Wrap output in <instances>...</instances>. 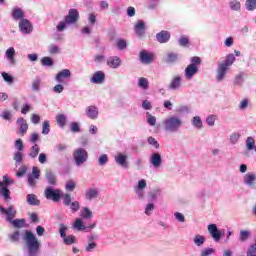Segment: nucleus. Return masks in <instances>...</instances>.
Masks as SVG:
<instances>
[{
	"label": "nucleus",
	"mask_w": 256,
	"mask_h": 256,
	"mask_svg": "<svg viewBox=\"0 0 256 256\" xmlns=\"http://www.w3.org/2000/svg\"><path fill=\"white\" fill-rule=\"evenodd\" d=\"M235 63V55L228 54L224 60V62L220 63L217 70V81H223L225 79V73H227V69L231 67Z\"/></svg>",
	"instance_id": "2"
},
{
	"label": "nucleus",
	"mask_w": 256,
	"mask_h": 256,
	"mask_svg": "<svg viewBox=\"0 0 256 256\" xmlns=\"http://www.w3.org/2000/svg\"><path fill=\"white\" fill-rule=\"evenodd\" d=\"M156 39L158 43H168L169 39H171V33L167 30H162L156 34Z\"/></svg>",
	"instance_id": "13"
},
{
	"label": "nucleus",
	"mask_w": 256,
	"mask_h": 256,
	"mask_svg": "<svg viewBox=\"0 0 256 256\" xmlns=\"http://www.w3.org/2000/svg\"><path fill=\"white\" fill-rule=\"evenodd\" d=\"M249 237H251V231L240 230L239 241L241 243H245V241H247V239H249Z\"/></svg>",
	"instance_id": "29"
},
{
	"label": "nucleus",
	"mask_w": 256,
	"mask_h": 256,
	"mask_svg": "<svg viewBox=\"0 0 256 256\" xmlns=\"http://www.w3.org/2000/svg\"><path fill=\"white\" fill-rule=\"evenodd\" d=\"M5 215H7V221H9V223H11V221H13V219H15V216L17 215V210L15 209V206L10 205L6 209Z\"/></svg>",
	"instance_id": "20"
},
{
	"label": "nucleus",
	"mask_w": 256,
	"mask_h": 256,
	"mask_svg": "<svg viewBox=\"0 0 256 256\" xmlns=\"http://www.w3.org/2000/svg\"><path fill=\"white\" fill-rule=\"evenodd\" d=\"M35 177H33V175H28V184L30 185V187H35V185H37V181H35Z\"/></svg>",
	"instance_id": "64"
},
{
	"label": "nucleus",
	"mask_w": 256,
	"mask_h": 256,
	"mask_svg": "<svg viewBox=\"0 0 256 256\" xmlns=\"http://www.w3.org/2000/svg\"><path fill=\"white\" fill-rule=\"evenodd\" d=\"M1 76L3 77V79L6 83H9L10 85H11V83H13V76H11L9 73L2 72Z\"/></svg>",
	"instance_id": "47"
},
{
	"label": "nucleus",
	"mask_w": 256,
	"mask_h": 256,
	"mask_svg": "<svg viewBox=\"0 0 256 256\" xmlns=\"http://www.w3.org/2000/svg\"><path fill=\"white\" fill-rule=\"evenodd\" d=\"M147 123L151 125V127H155V124L157 123V118L153 115H151L149 112H147Z\"/></svg>",
	"instance_id": "45"
},
{
	"label": "nucleus",
	"mask_w": 256,
	"mask_h": 256,
	"mask_svg": "<svg viewBox=\"0 0 256 256\" xmlns=\"http://www.w3.org/2000/svg\"><path fill=\"white\" fill-rule=\"evenodd\" d=\"M256 180V176L255 174H246L244 181L246 183V185H249L250 187L253 185V183H255Z\"/></svg>",
	"instance_id": "37"
},
{
	"label": "nucleus",
	"mask_w": 256,
	"mask_h": 256,
	"mask_svg": "<svg viewBox=\"0 0 256 256\" xmlns=\"http://www.w3.org/2000/svg\"><path fill=\"white\" fill-rule=\"evenodd\" d=\"M57 53H59V46H57V45L49 46V54L50 55H57Z\"/></svg>",
	"instance_id": "56"
},
{
	"label": "nucleus",
	"mask_w": 256,
	"mask_h": 256,
	"mask_svg": "<svg viewBox=\"0 0 256 256\" xmlns=\"http://www.w3.org/2000/svg\"><path fill=\"white\" fill-rule=\"evenodd\" d=\"M162 161L163 160L161 159V154L159 153L152 154L150 158V163L153 165V167H161Z\"/></svg>",
	"instance_id": "21"
},
{
	"label": "nucleus",
	"mask_w": 256,
	"mask_h": 256,
	"mask_svg": "<svg viewBox=\"0 0 256 256\" xmlns=\"http://www.w3.org/2000/svg\"><path fill=\"white\" fill-rule=\"evenodd\" d=\"M61 190L53 189L52 187H47L44 191V195L48 201H53L54 203H59L61 201Z\"/></svg>",
	"instance_id": "7"
},
{
	"label": "nucleus",
	"mask_w": 256,
	"mask_h": 256,
	"mask_svg": "<svg viewBox=\"0 0 256 256\" xmlns=\"http://www.w3.org/2000/svg\"><path fill=\"white\" fill-rule=\"evenodd\" d=\"M107 65L108 67H111V69H117L118 67H121V58L118 56H111L107 59Z\"/></svg>",
	"instance_id": "14"
},
{
	"label": "nucleus",
	"mask_w": 256,
	"mask_h": 256,
	"mask_svg": "<svg viewBox=\"0 0 256 256\" xmlns=\"http://www.w3.org/2000/svg\"><path fill=\"white\" fill-rule=\"evenodd\" d=\"M194 243L197 245V247H201L205 243V236L203 235H196L194 237Z\"/></svg>",
	"instance_id": "42"
},
{
	"label": "nucleus",
	"mask_w": 256,
	"mask_h": 256,
	"mask_svg": "<svg viewBox=\"0 0 256 256\" xmlns=\"http://www.w3.org/2000/svg\"><path fill=\"white\" fill-rule=\"evenodd\" d=\"M15 147L18 149L19 152L23 151L24 146H23V140L18 139L15 141Z\"/></svg>",
	"instance_id": "62"
},
{
	"label": "nucleus",
	"mask_w": 256,
	"mask_h": 256,
	"mask_svg": "<svg viewBox=\"0 0 256 256\" xmlns=\"http://www.w3.org/2000/svg\"><path fill=\"white\" fill-rule=\"evenodd\" d=\"M208 232L210 233V235L214 239V241H216V243L221 241L222 234H221V231H219V229H217L216 224H209Z\"/></svg>",
	"instance_id": "9"
},
{
	"label": "nucleus",
	"mask_w": 256,
	"mask_h": 256,
	"mask_svg": "<svg viewBox=\"0 0 256 256\" xmlns=\"http://www.w3.org/2000/svg\"><path fill=\"white\" fill-rule=\"evenodd\" d=\"M138 87L144 90L149 89V80L145 77H140L138 80Z\"/></svg>",
	"instance_id": "34"
},
{
	"label": "nucleus",
	"mask_w": 256,
	"mask_h": 256,
	"mask_svg": "<svg viewBox=\"0 0 256 256\" xmlns=\"http://www.w3.org/2000/svg\"><path fill=\"white\" fill-rule=\"evenodd\" d=\"M178 43L181 47H189V38L182 36L179 40Z\"/></svg>",
	"instance_id": "49"
},
{
	"label": "nucleus",
	"mask_w": 256,
	"mask_h": 256,
	"mask_svg": "<svg viewBox=\"0 0 256 256\" xmlns=\"http://www.w3.org/2000/svg\"><path fill=\"white\" fill-rule=\"evenodd\" d=\"M61 199H63V203L66 207H69V205H71V194L62 193Z\"/></svg>",
	"instance_id": "43"
},
{
	"label": "nucleus",
	"mask_w": 256,
	"mask_h": 256,
	"mask_svg": "<svg viewBox=\"0 0 256 256\" xmlns=\"http://www.w3.org/2000/svg\"><path fill=\"white\" fill-rule=\"evenodd\" d=\"M65 245H73L75 243V236L68 235L63 239Z\"/></svg>",
	"instance_id": "50"
},
{
	"label": "nucleus",
	"mask_w": 256,
	"mask_h": 256,
	"mask_svg": "<svg viewBox=\"0 0 256 256\" xmlns=\"http://www.w3.org/2000/svg\"><path fill=\"white\" fill-rule=\"evenodd\" d=\"M17 123H20V127H19L20 136L25 137V133H27V129H29V125L27 124L25 119L21 117L17 119Z\"/></svg>",
	"instance_id": "18"
},
{
	"label": "nucleus",
	"mask_w": 256,
	"mask_h": 256,
	"mask_svg": "<svg viewBox=\"0 0 256 256\" xmlns=\"http://www.w3.org/2000/svg\"><path fill=\"white\" fill-rule=\"evenodd\" d=\"M70 131H72V133H79V131H81V128L79 127V124L77 122H72L70 124Z\"/></svg>",
	"instance_id": "53"
},
{
	"label": "nucleus",
	"mask_w": 256,
	"mask_h": 256,
	"mask_svg": "<svg viewBox=\"0 0 256 256\" xmlns=\"http://www.w3.org/2000/svg\"><path fill=\"white\" fill-rule=\"evenodd\" d=\"M246 149L248 151H252V149H255V139L251 136H249L247 139H246Z\"/></svg>",
	"instance_id": "39"
},
{
	"label": "nucleus",
	"mask_w": 256,
	"mask_h": 256,
	"mask_svg": "<svg viewBox=\"0 0 256 256\" xmlns=\"http://www.w3.org/2000/svg\"><path fill=\"white\" fill-rule=\"evenodd\" d=\"M247 256H256V244H252L248 247V250L246 252Z\"/></svg>",
	"instance_id": "46"
},
{
	"label": "nucleus",
	"mask_w": 256,
	"mask_h": 256,
	"mask_svg": "<svg viewBox=\"0 0 256 256\" xmlns=\"http://www.w3.org/2000/svg\"><path fill=\"white\" fill-rule=\"evenodd\" d=\"M153 53L147 52V50L140 51V61L146 65L153 62L154 59Z\"/></svg>",
	"instance_id": "11"
},
{
	"label": "nucleus",
	"mask_w": 256,
	"mask_h": 256,
	"mask_svg": "<svg viewBox=\"0 0 256 256\" xmlns=\"http://www.w3.org/2000/svg\"><path fill=\"white\" fill-rule=\"evenodd\" d=\"M49 131H51L49 121H44L43 122V127H42V134L43 135H49Z\"/></svg>",
	"instance_id": "48"
},
{
	"label": "nucleus",
	"mask_w": 256,
	"mask_h": 256,
	"mask_svg": "<svg viewBox=\"0 0 256 256\" xmlns=\"http://www.w3.org/2000/svg\"><path fill=\"white\" fill-rule=\"evenodd\" d=\"M192 125H194L196 127V129H202L203 127V121H201V117L199 116H195L192 119Z\"/></svg>",
	"instance_id": "40"
},
{
	"label": "nucleus",
	"mask_w": 256,
	"mask_h": 256,
	"mask_svg": "<svg viewBox=\"0 0 256 256\" xmlns=\"http://www.w3.org/2000/svg\"><path fill=\"white\" fill-rule=\"evenodd\" d=\"M134 31L138 37L145 35V22L138 21L134 26Z\"/></svg>",
	"instance_id": "17"
},
{
	"label": "nucleus",
	"mask_w": 256,
	"mask_h": 256,
	"mask_svg": "<svg viewBox=\"0 0 256 256\" xmlns=\"http://www.w3.org/2000/svg\"><path fill=\"white\" fill-rule=\"evenodd\" d=\"M27 203L33 206L41 205V201L37 199V196L35 194H28L27 195Z\"/></svg>",
	"instance_id": "26"
},
{
	"label": "nucleus",
	"mask_w": 256,
	"mask_h": 256,
	"mask_svg": "<svg viewBox=\"0 0 256 256\" xmlns=\"http://www.w3.org/2000/svg\"><path fill=\"white\" fill-rule=\"evenodd\" d=\"M39 151H41L39 145L34 144L30 149L29 157H31V159H35L37 155H39Z\"/></svg>",
	"instance_id": "32"
},
{
	"label": "nucleus",
	"mask_w": 256,
	"mask_h": 256,
	"mask_svg": "<svg viewBox=\"0 0 256 256\" xmlns=\"http://www.w3.org/2000/svg\"><path fill=\"white\" fill-rule=\"evenodd\" d=\"M11 15L15 21H21L25 17V12L21 8L15 7L12 9Z\"/></svg>",
	"instance_id": "16"
},
{
	"label": "nucleus",
	"mask_w": 256,
	"mask_h": 256,
	"mask_svg": "<svg viewBox=\"0 0 256 256\" xmlns=\"http://www.w3.org/2000/svg\"><path fill=\"white\" fill-rule=\"evenodd\" d=\"M71 78V70L69 69H63L62 71L58 72L56 75V81L58 83H63L65 79H70Z\"/></svg>",
	"instance_id": "15"
},
{
	"label": "nucleus",
	"mask_w": 256,
	"mask_h": 256,
	"mask_svg": "<svg viewBox=\"0 0 256 256\" xmlns=\"http://www.w3.org/2000/svg\"><path fill=\"white\" fill-rule=\"evenodd\" d=\"M148 143H149V145H153V147H155V149H159V142H157L156 140H155V138H153V137H148Z\"/></svg>",
	"instance_id": "61"
},
{
	"label": "nucleus",
	"mask_w": 256,
	"mask_h": 256,
	"mask_svg": "<svg viewBox=\"0 0 256 256\" xmlns=\"http://www.w3.org/2000/svg\"><path fill=\"white\" fill-rule=\"evenodd\" d=\"M30 175H33L35 179H39V177H41V170H39L37 167L34 166L32 168V174Z\"/></svg>",
	"instance_id": "60"
},
{
	"label": "nucleus",
	"mask_w": 256,
	"mask_h": 256,
	"mask_svg": "<svg viewBox=\"0 0 256 256\" xmlns=\"http://www.w3.org/2000/svg\"><path fill=\"white\" fill-rule=\"evenodd\" d=\"M74 228L77 229L78 231H85L87 227L83 225V220L81 218H77L74 223Z\"/></svg>",
	"instance_id": "36"
},
{
	"label": "nucleus",
	"mask_w": 256,
	"mask_h": 256,
	"mask_svg": "<svg viewBox=\"0 0 256 256\" xmlns=\"http://www.w3.org/2000/svg\"><path fill=\"white\" fill-rule=\"evenodd\" d=\"M19 29H20L21 33L29 34L33 31V25L31 24V22L28 19H22L19 22Z\"/></svg>",
	"instance_id": "8"
},
{
	"label": "nucleus",
	"mask_w": 256,
	"mask_h": 256,
	"mask_svg": "<svg viewBox=\"0 0 256 256\" xmlns=\"http://www.w3.org/2000/svg\"><path fill=\"white\" fill-rule=\"evenodd\" d=\"M11 243H19L21 241V231L15 230L11 234L8 235Z\"/></svg>",
	"instance_id": "22"
},
{
	"label": "nucleus",
	"mask_w": 256,
	"mask_h": 256,
	"mask_svg": "<svg viewBox=\"0 0 256 256\" xmlns=\"http://www.w3.org/2000/svg\"><path fill=\"white\" fill-rule=\"evenodd\" d=\"M241 137V134L239 133H233L231 136H230V141L231 143L235 144L237 143V141H239V138Z\"/></svg>",
	"instance_id": "63"
},
{
	"label": "nucleus",
	"mask_w": 256,
	"mask_h": 256,
	"mask_svg": "<svg viewBox=\"0 0 256 256\" xmlns=\"http://www.w3.org/2000/svg\"><path fill=\"white\" fill-rule=\"evenodd\" d=\"M90 81L91 83H95L96 85H101L105 82V73L103 71L95 72Z\"/></svg>",
	"instance_id": "12"
},
{
	"label": "nucleus",
	"mask_w": 256,
	"mask_h": 256,
	"mask_svg": "<svg viewBox=\"0 0 256 256\" xmlns=\"http://www.w3.org/2000/svg\"><path fill=\"white\" fill-rule=\"evenodd\" d=\"M165 131H169L170 133H175L179 131L181 125H183V120L177 116H169L163 122Z\"/></svg>",
	"instance_id": "4"
},
{
	"label": "nucleus",
	"mask_w": 256,
	"mask_h": 256,
	"mask_svg": "<svg viewBox=\"0 0 256 256\" xmlns=\"http://www.w3.org/2000/svg\"><path fill=\"white\" fill-rule=\"evenodd\" d=\"M10 223H12L13 227L16 229H23V227H25V219H14Z\"/></svg>",
	"instance_id": "33"
},
{
	"label": "nucleus",
	"mask_w": 256,
	"mask_h": 256,
	"mask_svg": "<svg viewBox=\"0 0 256 256\" xmlns=\"http://www.w3.org/2000/svg\"><path fill=\"white\" fill-rule=\"evenodd\" d=\"M75 187H77V184L73 180H69L66 182L65 189L66 191L72 192L75 191Z\"/></svg>",
	"instance_id": "44"
},
{
	"label": "nucleus",
	"mask_w": 256,
	"mask_h": 256,
	"mask_svg": "<svg viewBox=\"0 0 256 256\" xmlns=\"http://www.w3.org/2000/svg\"><path fill=\"white\" fill-rule=\"evenodd\" d=\"M11 183H13V180L9 179L6 175L3 176V181H0V195L4 197L5 201L11 199V191L7 188Z\"/></svg>",
	"instance_id": "6"
},
{
	"label": "nucleus",
	"mask_w": 256,
	"mask_h": 256,
	"mask_svg": "<svg viewBox=\"0 0 256 256\" xmlns=\"http://www.w3.org/2000/svg\"><path fill=\"white\" fill-rule=\"evenodd\" d=\"M216 120H217V116L210 115V116L207 117L206 123H207V125H209V127H213V125H215Z\"/></svg>",
	"instance_id": "51"
},
{
	"label": "nucleus",
	"mask_w": 256,
	"mask_h": 256,
	"mask_svg": "<svg viewBox=\"0 0 256 256\" xmlns=\"http://www.w3.org/2000/svg\"><path fill=\"white\" fill-rule=\"evenodd\" d=\"M181 87V76H175L169 84V89L175 90Z\"/></svg>",
	"instance_id": "23"
},
{
	"label": "nucleus",
	"mask_w": 256,
	"mask_h": 256,
	"mask_svg": "<svg viewBox=\"0 0 256 256\" xmlns=\"http://www.w3.org/2000/svg\"><path fill=\"white\" fill-rule=\"evenodd\" d=\"M179 59V55L177 53L169 52L166 55V63H176Z\"/></svg>",
	"instance_id": "31"
},
{
	"label": "nucleus",
	"mask_w": 256,
	"mask_h": 256,
	"mask_svg": "<svg viewBox=\"0 0 256 256\" xmlns=\"http://www.w3.org/2000/svg\"><path fill=\"white\" fill-rule=\"evenodd\" d=\"M41 87V79L37 78L32 82V89L33 91H39Z\"/></svg>",
	"instance_id": "52"
},
{
	"label": "nucleus",
	"mask_w": 256,
	"mask_h": 256,
	"mask_svg": "<svg viewBox=\"0 0 256 256\" xmlns=\"http://www.w3.org/2000/svg\"><path fill=\"white\" fill-rule=\"evenodd\" d=\"M245 8L247 11H255L256 10V0H246Z\"/></svg>",
	"instance_id": "35"
},
{
	"label": "nucleus",
	"mask_w": 256,
	"mask_h": 256,
	"mask_svg": "<svg viewBox=\"0 0 256 256\" xmlns=\"http://www.w3.org/2000/svg\"><path fill=\"white\" fill-rule=\"evenodd\" d=\"M79 21V10L72 8L69 10L68 15L65 16L64 21H61L57 25V31H65L67 25H75Z\"/></svg>",
	"instance_id": "1"
},
{
	"label": "nucleus",
	"mask_w": 256,
	"mask_h": 256,
	"mask_svg": "<svg viewBox=\"0 0 256 256\" xmlns=\"http://www.w3.org/2000/svg\"><path fill=\"white\" fill-rule=\"evenodd\" d=\"M86 199H88V201H91V199H97V197H99V192L95 189H90L88 191H86Z\"/></svg>",
	"instance_id": "30"
},
{
	"label": "nucleus",
	"mask_w": 256,
	"mask_h": 256,
	"mask_svg": "<svg viewBox=\"0 0 256 256\" xmlns=\"http://www.w3.org/2000/svg\"><path fill=\"white\" fill-rule=\"evenodd\" d=\"M228 5L231 11H241V2L239 0H230Z\"/></svg>",
	"instance_id": "27"
},
{
	"label": "nucleus",
	"mask_w": 256,
	"mask_h": 256,
	"mask_svg": "<svg viewBox=\"0 0 256 256\" xmlns=\"http://www.w3.org/2000/svg\"><path fill=\"white\" fill-rule=\"evenodd\" d=\"M199 65H201V59L199 56H193L190 59V64L186 67L184 75L186 79H193L197 73H199Z\"/></svg>",
	"instance_id": "3"
},
{
	"label": "nucleus",
	"mask_w": 256,
	"mask_h": 256,
	"mask_svg": "<svg viewBox=\"0 0 256 256\" xmlns=\"http://www.w3.org/2000/svg\"><path fill=\"white\" fill-rule=\"evenodd\" d=\"M80 217H82V219H92L93 212L89 208L84 207V208H82V211L80 212Z\"/></svg>",
	"instance_id": "28"
},
{
	"label": "nucleus",
	"mask_w": 256,
	"mask_h": 256,
	"mask_svg": "<svg viewBox=\"0 0 256 256\" xmlns=\"http://www.w3.org/2000/svg\"><path fill=\"white\" fill-rule=\"evenodd\" d=\"M46 179L49 185H57V178L55 177V174H53L52 172L46 173Z\"/></svg>",
	"instance_id": "38"
},
{
	"label": "nucleus",
	"mask_w": 256,
	"mask_h": 256,
	"mask_svg": "<svg viewBox=\"0 0 256 256\" xmlns=\"http://www.w3.org/2000/svg\"><path fill=\"white\" fill-rule=\"evenodd\" d=\"M1 117L5 121H11V112H9V110H4L1 114Z\"/></svg>",
	"instance_id": "59"
},
{
	"label": "nucleus",
	"mask_w": 256,
	"mask_h": 256,
	"mask_svg": "<svg viewBox=\"0 0 256 256\" xmlns=\"http://www.w3.org/2000/svg\"><path fill=\"white\" fill-rule=\"evenodd\" d=\"M27 173V166H21L16 173V177H23Z\"/></svg>",
	"instance_id": "58"
},
{
	"label": "nucleus",
	"mask_w": 256,
	"mask_h": 256,
	"mask_svg": "<svg viewBox=\"0 0 256 256\" xmlns=\"http://www.w3.org/2000/svg\"><path fill=\"white\" fill-rule=\"evenodd\" d=\"M73 158L77 167H79V165H83L89 159V153L83 148H78L74 151Z\"/></svg>",
	"instance_id": "5"
},
{
	"label": "nucleus",
	"mask_w": 256,
	"mask_h": 256,
	"mask_svg": "<svg viewBox=\"0 0 256 256\" xmlns=\"http://www.w3.org/2000/svg\"><path fill=\"white\" fill-rule=\"evenodd\" d=\"M109 161V157L107 156V154H103L99 157L98 159V163L99 165L103 166L106 165V163Z\"/></svg>",
	"instance_id": "54"
},
{
	"label": "nucleus",
	"mask_w": 256,
	"mask_h": 256,
	"mask_svg": "<svg viewBox=\"0 0 256 256\" xmlns=\"http://www.w3.org/2000/svg\"><path fill=\"white\" fill-rule=\"evenodd\" d=\"M41 64L44 67H53V59H51V57H49V56L43 57L41 59Z\"/></svg>",
	"instance_id": "41"
},
{
	"label": "nucleus",
	"mask_w": 256,
	"mask_h": 256,
	"mask_svg": "<svg viewBox=\"0 0 256 256\" xmlns=\"http://www.w3.org/2000/svg\"><path fill=\"white\" fill-rule=\"evenodd\" d=\"M6 58L9 59L12 65H15V48L10 47L6 50Z\"/></svg>",
	"instance_id": "24"
},
{
	"label": "nucleus",
	"mask_w": 256,
	"mask_h": 256,
	"mask_svg": "<svg viewBox=\"0 0 256 256\" xmlns=\"http://www.w3.org/2000/svg\"><path fill=\"white\" fill-rule=\"evenodd\" d=\"M129 157L123 153H118L117 156H115V162L117 165H120V167H123L124 169H129V161H127Z\"/></svg>",
	"instance_id": "10"
},
{
	"label": "nucleus",
	"mask_w": 256,
	"mask_h": 256,
	"mask_svg": "<svg viewBox=\"0 0 256 256\" xmlns=\"http://www.w3.org/2000/svg\"><path fill=\"white\" fill-rule=\"evenodd\" d=\"M213 253H215V249L206 248V249L202 250L201 256H209V255H213Z\"/></svg>",
	"instance_id": "57"
},
{
	"label": "nucleus",
	"mask_w": 256,
	"mask_h": 256,
	"mask_svg": "<svg viewBox=\"0 0 256 256\" xmlns=\"http://www.w3.org/2000/svg\"><path fill=\"white\" fill-rule=\"evenodd\" d=\"M86 115L89 117V119H97L99 116V110H97V107L95 106H89L86 109Z\"/></svg>",
	"instance_id": "19"
},
{
	"label": "nucleus",
	"mask_w": 256,
	"mask_h": 256,
	"mask_svg": "<svg viewBox=\"0 0 256 256\" xmlns=\"http://www.w3.org/2000/svg\"><path fill=\"white\" fill-rule=\"evenodd\" d=\"M142 107L143 109H145V111H151V109H153V105H151V102H149V100H144L142 102Z\"/></svg>",
	"instance_id": "55"
},
{
	"label": "nucleus",
	"mask_w": 256,
	"mask_h": 256,
	"mask_svg": "<svg viewBox=\"0 0 256 256\" xmlns=\"http://www.w3.org/2000/svg\"><path fill=\"white\" fill-rule=\"evenodd\" d=\"M56 123L61 128L65 127V125H67V116L64 114H58L56 116Z\"/></svg>",
	"instance_id": "25"
}]
</instances>
